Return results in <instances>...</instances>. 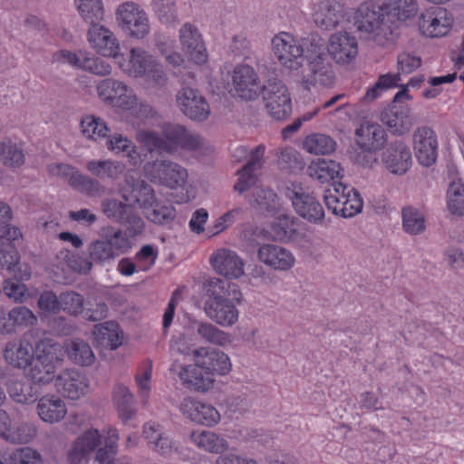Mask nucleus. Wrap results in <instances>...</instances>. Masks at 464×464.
<instances>
[{
    "label": "nucleus",
    "instance_id": "obj_1",
    "mask_svg": "<svg viewBox=\"0 0 464 464\" xmlns=\"http://www.w3.org/2000/svg\"><path fill=\"white\" fill-rule=\"evenodd\" d=\"M208 299L205 304L207 315L218 324L227 327L238 321L237 305L242 294L236 284L219 278H211L207 283Z\"/></svg>",
    "mask_w": 464,
    "mask_h": 464
},
{
    "label": "nucleus",
    "instance_id": "obj_2",
    "mask_svg": "<svg viewBox=\"0 0 464 464\" xmlns=\"http://www.w3.org/2000/svg\"><path fill=\"white\" fill-rule=\"evenodd\" d=\"M137 140L150 152L173 153L179 149L198 150L202 148V138L188 130L183 125L165 122L161 126V135L154 130H140L137 133Z\"/></svg>",
    "mask_w": 464,
    "mask_h": 464
},
{
    "label": "nucleus",
    "instance_id": "obj_3",
    "mask_svg": "<svg viewBox=\"0 0 464 464\" xmlns=\"http://www.w3.org/2000/svg\"><path fill=\"white\" fill-rule=\"evenodd\" d=\"M115 63L127 76L143 79L151 87L161 88L168 82L163 65L143 47H131L128 53H121Z\"/></svg>",
    "mask_w": 464,
    "mask_h": 464
},
{
    "label": "nucleus",
    "instance_id": "obj_4",
    "mask_svg": "<svg viewBox=\"0 0 464 464\" xmlns=\"http://www.w3.org/2000/svg\"><path fill=\"white\" fill-rule=\"evenodd\" d=\"M63 358V346L51 338H44L36 343L34 356L23 370L34 383L47 384L54 379L56 363Z\"/></svg>",
    "mask_w": 464,
    "mask_h": 464
},
{
    "label": "nucleus",
    "instance_id": "obj_5",
    "mask_svg": "<svg viewBox=\"0 0 464 464\" xmlns=\"http://www.w3.org/2000/svg\"><path fill=\"white\" fill-rule=\"evenodd\" d=\"M353 20L356 29L368 40L382 46L393 42V28L385 21L381 6L376 10L369 3L362 4L357 8Z\"/></svg>",
    "mask_w": 464,
    "mask_h": 464
},
{
    "label": "nucleus",
    "instance_id": "obj_6",
    "mask_svg": "<svg viewBox=\"0 0 464 464\" xmlns=\"http://www.w3.org/2000/svg\"><path fill=\"white\" fill-rule=\"evenodd\" d=\"M99 236L89 246V256L94 263L111 262L131 248L130 239L121 228L106 226L100 229Z\"/></svg>",
    "mask_w": 464,
    "mask_h": 464
},
{
    "label": "nucleus",
    "instance_id": "obj_7",
    "mask_svg": "<svg viewBox=\"0 0 464 464\" xmlns=\"http://www.w3.org/2000/svg\"><path fill=\"white\" fill-rule=\"evenodd\" d=\"M22 237L20 229L16 227L7 226L0 230V269L6 270L17 280H28L31 277V269L27 265L20 264V255L15 241Z\"/></svg>",
    "mask_w": 464,
    "mask_h": 464
},
{
    "label": "nucleus",
    "instance_id": "obj_8",
    "mask_svg": "<svg viewBox=\"0 0 464 464\" xmlns=\"http://www.w3.org/2000/svg\"><path fill=\"white\" fill-rule=\"evenodd\" d=\"M327 208L336 216L352 218L362 209L363 202L360 193L343 183L336 184L324 195Z\"/></svg>",
    "mask_w": 464,
    "mask_h": 464
},
{
    "label": "nucleus",
    "instance_id": "obj_9",
    "mask_svg": "<svg viewBox=\"0 0 464 464\" xmlns=\"http://www.w3.org/2000/svg\"><path fill=\"white\" fill-rule=\"evenodd\" d=\"M143 171L150 181L170 189L183 188L188 179L187 169L170 160L149 162L144 166Z\"/></svg>",
    "mask_w": 464,
    "mask_h": 464
},
{
    "label": "nucleus",
    "instance_id": "obj_10",
    "mask_svg": "<svg viewBox=\"0 0 464 464\" xmlns=\"http://www.w3.org/2000/svg\"><path fill=\"white\" fill-rule=\"evenodd\" d=\"M272 51L278 63L291 71L298 70L305 60L303 45L290 33L276 34L272 39Z\"/></svg>",
    "mask_w": 464,
    "mask_h": 464
},
{
    "label": "nucleus",
    "instance_id": "obj_11",
    "mask_svg": "<svg viewBox=\"0 0 464 464\" xmlns=\"http://www.w3.org/2000/svg\"><path fill=\"white\" fill-rule=\"evenodd\" d=\"M116 19L121 30L131 38L143 39L150 33L148 15L135 3L121 4L117 9Z\"/></svg>",
    "mask_w": 464,
    "mask_h": 464
},
{
    "label": "nucleus",
    "instance_id": "obj_12",
    "mask_svg": "<svg viewBox=\"0 0 464 464\" xmlns=\"http://www.w3.org/2000/svg\"><path fill=\"white\" fill-rule=\"evenodd\" d=\"M263 99L269 115L285 120L292 113V101L286 85L279 80H269L263 88Z\"/></svg>",
    "mask_w": 464,
    "mask_h": 464
},
{
    "label": "nucleus",
    "instance_id": "obj_13",
    "mask_svg": "<svg viewBox=\"0 0 464 464\" xmlns=\"http://www.w3.org/2000/svg\"><path fill=\"white\" fill-rule=\"evenodd\" d=\"M51 176L66 179L75 190L90 197L101 196L104 187L94 179L80 173L74 167L65 163H53L48 166Z\"/></svg>",
    "mask_w": 464,
    "mask_h": 464
},
{
    "label": "nucleus",
    "instance_id": "obj_14",
    "mask_svg": "<svg viewBox=\"0 0 464 464\" xmlns=\"http://www.w3.org/2000/svg\"><path fill=\"white\" fill-rule=\"evenodd\" d=\"M454 24L452 14L446 8L433 6L426 9L418 19V27L421 35L440 38L447 35Z\"/></svg>",
    "mask_w": 464,
    "mask_h": 464
},
{
    "label": "nucleus",
    "instance_id": "obj_15",
    "mask_svg": "<svg viewBox=\"0 0 464 464\" xmlns=\"http://www.w3.org/2000/svg\"><path fill=\"white\" fill-rule=\"evenodd\" d=\"M97 92L102 101L123 111L132 110L137 105V96L121 81L104 79L98 84Z\"/></svg>",
    "mask_w": 464,
    "mask_h": 464
},
{
    "label": "nucleus",
    "instance_id": "obj_16",
    "mask_svg": "<svg viewBox=\"0 0 464 464\" xmlns=\"http://www.w3.org/2000/svg\"><path fill=\"white\" fill-rule=\"evenodd\" d=\"M53 61L68 63L75 68L82 69L96 75L104 76L111 72V66L107 61L86 52L76 53L62 50L53 54Z\"/></svg>",
    "mask_w": 464,
    "mask_h": 464
},
{
    "label": "nucleus",
    "instance_id": "obj_17",
    "mask_svg": "<svg viewBox=\"0 0 464 464\" xmlns=\"http://www.w3.org/2000/svg\"><path fill=\"white\" fill-rule=\"evenodd\" d=\"M179 43L181 50L190 62L198 65L208 62V50L202 34L196 25L186 23L181 26Z\"/></svg>",
    "mask_w": 464,
    "mask_h": 464
},
{
    "label": "nucleus",
    "instance_id": "obj_18",
    "mask_svg": "<svg viewBox=\"0 0 464 464\" xmlns=\"http://www.w3.org/2000/svg\"><path fill=\"white\" fill-rule=\"evenodd\" d=\"M179 411L192 422L206 427L216 426L221 419L219 411L213 405L192 397L182 400Z\"/></svg>",
    "mask_w": 464,
    "mask_h": 464
},
{
    "label": "nucleus",
    "instance_id": "obj_19",
    "mask_svg": "<svg viewBox=\"0 0 464 464\" xmlns=\"http://www.w3.org/2000/svg\"><path fill=\"white\" fill-rule=\"evenodd\" d=\"M413 149L420 164L430 167L436 162L439 142L435 130L428 126L418 127L413 133Z\"/></svg>",
    "mask_w": 464,
    "mask_h": 464
},
{
    "label": "nucleus",
    "instance_id": "obj_20",
    "mask_svg": "<svg viewBox=\"0 0 464 464\" xmlns=\"http://www.w3.org/2000/svg\"><path fill=\"white\" fill-rule=\"evenodd\" d=\"M295 212L312 224H322L324 219V209L318 199L302 188H295L290 196Z\"/></svg>",
    "mask_w": 464,
    "mask_h": 464
},
{
    "label": "nucleus",
    "instance_id": "obj_21",
    "mask_svg": "<svg viewBox=\"0 0 464 464\" xmlns=\"http://www.w3.org/2000/svg\"><path fill=\"white\" fill-rule=\"evenodd\" d=\"M87 39L92 48L103 57L113 58L114 62L121 53L119 40L114 34L98 23L90 24Z\"/></svg>",
    "mask_w": 464,
    "mask_h": 464
},
{
    "label": "nucleus",
    "instance_id": "obj_22",
    "mask_svg": "<svg viewBox=\"0 0 464 464\" xmlns=\"http://www.w3.org/2000/svg\"><path fill=\"white\" fill-rule=\"evenodd\" d=\"M213 269L228 279H237L245 273V263L235 252L227 248L216 250L209 259Z\"/></svg>",
    "mask_w": 464,
    "mask_h": 464
},
{
    "label": "nucleus",
    "instance_id": "obj_23",
    "mask_svg": "<svg viewBox=\"0 0 464 464\" xmlns=\"http://www.w3.org/2000/svg\"><path fill=\"white\" fill-rule=\"evenodd\" d=\"M89 386L87 376L73 369L63 371L55 380L57 391L69 400H79L86 395Z\"/></svg>",
    "mask_w": 464,
    "mask_h": 464
},
{
    "label": "nucleus",
    "instance_id": "obj_24",
    "mask_svg": "<svg viewBox=\"0 0 464 464\" xmlns=\"http://www.w3.org/2000/svg\"><path fill=\"white\" fill-rule=\"evenodd\" d=\"M232 84L236 95L243 100H254L260 92L259 79L253 67L237 65L232 72Z\"/></svg>",
    "mask_w": 464,
    "mask_h": 464
},
{
    "label": "nucleus",
    "instance_id": "obj_25",
    "mask_svg": "<svg viewBox=\"0 0 464 464\" xmlns=\"http://www.w3.org/2000/svg\"><path fill=\"white\" fill-rule=\"evenodd\" d=\"M193 355L197 365L209 372L212 383L215 374L224 375L231 370L229 357L221 351L201 347L193 351Z\"/></svg>",
    "mask_w": 464,
    "mask_h": 464
},
{
    "label": "nucleus",
    "instance_id": "obj_26",
    "mask_svg": "<svg viewBox=\"0 0 464 464\" xmlns=\"http://www.w3.org/2000/svg\"><path fill=\"white\" fill-rule=\"evenodd\" d=\"M177 102L182 112L194 121H205L210 113L206 99L192 88H182L177 95Z\"/></svg>",
    "mask_w": 464,
    "mask_h": 464
},
{
    "label": "nucleus",
    "instance_id": "obj_27",
    "mask_svg": "<svg viewBox=\"0 0 464 464\" xmlns=\"http://www.w3.org/2000/svg\"><path fill=\"white\" fill-rule=\"evenodd\" d=\"M258 260L277 271H288L294 267L295 257L287 248L276 244H263L257 250Z\"/></svg>",
    "mask_w": 464,
    "mask_h": 464
},
{
    "label": "nucleus",
    "instance_id": "obj_28",
    "mask_svg": "<svg viewBox=\"0 0 464 464\" xmlns=\"http://www.w3.org/2000/svg\"><path fill=\"white\" fill-rule=\"evenodd\" d=\"M309 73L303 78L304 89L310 90L317 84L331 86L334 82V72L332 65L326 61L325 54L318 52L313 59L308 62Z\"/></svg>",
    "mask_w": 464,
    "mask_h": 464
},
{
    "label": "nucleus",
    "instance_id": "obj_29",
    "mask_svg": "<svg viewBox=\"0 0 464 464\" xmlns=\"http://www.w3.org/2000/svg\"><path fill=\"white\" fill-rule=\"evenodd\" d=\"M102 435L97 429H91L79 436L67 453L69 464H86L90 454L101 444Z\"/></svg>",
    "mask_w": 464,
    "mask_h": 464
},
{
    "label": "nucleus",
    "instance_id": "obj_30",
    "mask_svg": "<svg viewBox=\"0 0 464 464\" xmlns=\"http://www.w3.org/2000/svg\"><path fill=\"white\" fill-rule=\"evenodd\" d=\"M328 52L337 63L348 64L358 54L357 40L345 32L334 34L329 40Z\"/></svg>",
    "mask_w": 464,
    "mask_h": 464
},
{
    "label": "nucleus",
    "instance_id": "obj_31",
    "mask_svg": "<svg viewBox=\"0 0 464 464\" xmlns=\"http://www.w3.org/2000/svg\"><path fill=\"white\" fill-rule=\"evenodd\" d=\"M382 160L389 171L401 175L411 166V151L404 142L395 141L385 150Z\"/></svg>",
    "mask_w": 464,
    "mask_h": 464
},
{
    "label": "nucleus",
    "instance_id": "obj_32",
    "mask_svg": "<svg viewBox=\"0 0 464 464\" xmlns=\"http://www.w3.org/2000/svg\"><path fill=\"white\" fill-rule=\"evenodd\" d=\"M313 17L318 27L334 29L343 18V5L335 0H319L314 4Z\"/></svg>",
    "mask_w": 464,
    "mask_h": 464
},
{
    "label": "nucleus",
    "instance_id": "obj_33",
    "mask_svg": "<svg viewBox=\"0 0 464 464\" xmlns=\"http://www.w3.org/2000/svg\"><path fill=\"white\" fill-rule=\"evenodd\" d=\"M381 121L388 130L396 135H403L410 131L414 124L411 110L405 106H392L381 114Z\"/></svg>",
    "mask_w": 464,
    "mask_h": 464
},
{
    "label": "nucleus",
    "instance_id": "obj_34",
    "mask_svg": "<svg viewBox=\"0 0 464 464\" xmlns=\"http://www.w3.org/2000/svg\"><path fill=\"white\" fill-rule=\"evenodd\" d=\"M357 145L365 151H377L383 148L387 140L384 129L372 122H364L355 131Z\"/></svg>",
    "mask_w": 464,
    "mask_h": 464
},
{
    "label": "nucleus",
    "instance_id": "obj_35",
    "mask_svg": "<svg viewBox=\"0 0 464 464\" xmlns=\"http://www.w3.org/2000/svg\"><path fill=\"white\" fill-rule=\"evenodd\" d=\"M381 11L387 24L392 25L395 32L394 22L406 21L413 17L418 11V3L416 0H386L381 6ZM396 34L394 33V36Z\"/></svg>",
    "mask_w": 464,
    "mask_h": 464
},
{
    "label": "nucleus",
    "instance_id": "obj_36",
    "mask_svg": "<svg viewBox=\"0 0 464 464\" xmlns=\"http://www.w3.org/2000/svg\"><path fill=\"white\" fill-rule=\"evenodd\" d=\"M120 194L126 202L136 203L144 213L152 208L156 201L153 188L143 180H137L132 185L127 182L120 188Z\"/></svg>",
    "mask_w": 464,
    "mask_h": 464
},
{
    "label": "nucleus",
    "instance_id": "obj_37",
    "mask_svg": "<svg viewBox=\"0 0 464 464\" xmlns=\"http://www.w3.org/2000/svg\"><path fill=\"white\" fill-rule=\"evenodd\" d=\"M343 169L335 160L316 159L306 169V174L320 184H329L343 177Z\"/></svg>",
    "mask_w": 464,
    "mask_h": 464
},
{
    "label": "nucleus",
    "instance_id": "obj_38",
    "mask_svg": "<svg viewBox=\"0 0 464 464\" xmlns=\"http://www.w3.org/2000/svg\"><path fill=\"white\" fill-rule=\"evenodd\" d=\"M37 414L46 423L60 422L67 414V406L63 400L54 394L42 396L37 402Z\"/></svg>",
    "mask_w": 464,
    "mask_h": 464
},
{
    "label": "nucleus",
    "instance_id": "obj_39",
    "mask_svg": "<svg viewBox=\"0 0 464 464\" xmlns=\"http://www.w3.org/2000/svg\"><path fill=\"white\" fill-rule=\"evenodd\" d=\"M34 356V348L26 339L8 342L4 350L5 362L18 369H25Z\"/></svg>",
    "mask_w": 464,
    "mask_h": 464
},
{
    "label": "nucleus",
    "instance_id": "obj_40",
    "mask_svg": "<svg viewBox=\"0 0 464 464\" xmlns=\"http://www.w3.org/2000/svg\"><path fill=\"white\" fill-rule=\"evenodd\" d=\"M92 334L94 343L102 348L113 351L122 344L123 333L119 324L114 321L96 324Z\"/></svg>",
    "mask_w": 464,
    "mask_h": 464
},
{
    "label": "nucleus",
    "instance_id": "obj_41",
    "mask_svg": "<svg viewBox=\"0 0 464 464\" xmlns=\"http://www.w3.org/2000/svg\"><path fill=\"white\" fill-rule=\"evenodd\" d=\"M265 146L258 145L250 153L248 162L239 170L237 182L234 186V189L238 193H243L249 189L256 181L255 171L262 165L261 160L265 153Z\"/></svg>",
    "mask_w": 464,
    "mask_h": 464
},
{
    "label": "nucleus",
    "instance_id": "obj_42",
    "mask_svg": "<svg viewBox=\"0 0 464 464\" xmlns=\"http://www.w3.org/2000/svg\"><path fill=\"white\" fill-rule=\"evenodd\" d=\"M179 377L182 383L188 389L206 392L212 387V382L208 372H205L197 362L193 365L181 367Z\"/></svg>",
    "mask_w": 464,
    "mask_h": 464
},
{
    "label": "nucleus",
    "instance_id": "obj_43",
    "mask_svg": "<svg viewBox=\"0 0 464 464\" xmlns=\"http://www.w3.org/2000/svg\"><path fill=\"white\" fill-rule=\"evenodd\" d=\"M107 148L116 155L126 157L130 165L138 166L142 161V156L137 147L127 137L113 134L107 140Z\"/></svg>",
    "mask_w": 464,
    "mask_h": 464
},
{
    "label": "nucleus",
    "instance_id": "obj_44",
    "mask_svg": "<svg viewBox=\"0 0 464 464\" xmlns=\"http://www.w3.org/2000/svg\"><path fill=\"white\" fill-rule=\"evenodd\" d=\"M190 439L198 449L210 453L220 454L228 449L227 441L213 431L194 430Z\"/></svg>",
    "mask_w": 464,
    "mask_h": 464
},
{
    "label": "nucleus",
    "instance_id": "obj_45",
    "mask_svg": "<svg viewBox=\"0 0 464 464\" xmlns=\"http://www.w3.org/2000/svg\"><path fill=\"white\" fill-rule=\"evenodd\" d=\"M63 352L72 362L81 366H90L95 360L89 343L81 339L67 341L63 347Z\"/></svg>",
    "mask_w": 464,
    "mask_h": 464
},
{
    "label": "nucleus",
    "instance_id": "obj_46",
    "mask_svg": "<svg viewBox=\"0 0 464 464\" xmlns=\"http://www.w3.org/2000/svg\"><path fill=\"white\" fill-rule=\"evenodd\" d=\"M143 435L149 443L154 445V450L160 455H170L178 450L176 443L163 435L160 425L154 422H148L144 425Z\"/></svg>",
    "mask_w": 464,
    "mask_h": 464
},
{
    "label": "nucleus",
    "instance_id": "obj_47",
    "mask_svg": "<svg viewBox=\"0 0 464 464\" xmlns=\"http://www.w3.org/2000/svg\"><path fill=\"white\" fill-rule=\"evenodd\" d=\"M5 322L3 324V330L6 333H13L16 328H26L33 326L37 322L36 315L25 306H15L11 309Z\"/></svg>",
    "mask_w": 464,
    "mask_h": 464
},
{
    "label": "nucleus",
    "instance_id": "obj_48",
    "mask_svg": "<svg viewBox=\"0 0 464 464\" xmlns=\"http://www.w3.org/2000/svg\"><path fill=\"white\" fill-rule=\"evenodd\" d=\"M56 266L62 271L67 270L87 273L92 268V263L69 249H62L56 255Z\"/></svg>",
    "mask_w": 464,
    "mask_h": 464
},
{
    "label": "nucleus",
    "instance_id": "obj_49",
    "mask_svg": "<svg viewBox=\"0 0 464 464\" xmlns=\"http://www.w3.org/2000/svg\"><path fill=\"white\" fill-rule=\"evenodd\" d=\"M88 171L100 179H116L124 170V165L113 160H91L86 166Z\"/></svg>",
    "mask_w": 464,
    "mask_h": 464
},
{
    "label": "nucleus",
    "instance_id": "obj_50",
    "mask_svg": "<svg viewBox=\"0 0 464 464\" xmlns=\"http://www.w3.org/2000/svg\"><path fill=\"white\" fill-rule=\"evenodd\" d=\"M133 395L129 389L122 385L118 384L113 390V402L119 412L120 418L126 421L134 415L135 410L133 409Z\"/></svg>",
    "mask_w": 464,
    "mask_h": 464
},
{
    "label": "nucleus",
    "instance_id": "obj_51",
    "mask_svg": "<svg viewBox=\"0 0 464 464\" xmlns=\"http://www.w3.org/2000/svg\"><path fill=\"white\" fill-rule=\"evenodd\" d=\"M303 148L311 154L325 155L334 151L335 141L328 135L313 133L304 140Z\"/></svg>",
    "mask_w": 464,
    "mask_h": 464
},
{
    "label": "nucleus",
    "instance_id": "obj_52",
    "mask_svg": "<svg viewBox=\"0 0 464 464\" xmlns=\"http://www.w3.org/2000/svg\"><path fill=\"white\" fill-rule=\"evenodd\" d=\"M119 434L116 429L110 428L104 440V446L99 448L95 459L99 464H115L118 450Z\"/></svg>",
    "mask_w": 464,
    "mask_h": 464
},
{
    "label": "nucleus",
    "instance_id": "obj_53",
    "mask_svg": "<svg viewBox=\"0 0 464 464\" xmlns=\"http://www.w3.org/2000/svg\"><path fill=\"white\" fill-rule=\"evenodd\" d=\"M447 208L452 215L464 216V184L459 179L453 180L449 185Z\"/></svg>",
    "mask_w": 464,
    "mask_h": 464
},
{
    "label": "nucleus",
    "instance_id": "obj_54",
    "mask_svg": "<svg viewBox=\"0 0 464 464\" xmlns=\"http://www.w3.org/2000/svg\"><path fill=\"white\" fill-rule=\"evenodd\" d=\"M82 133L89 139L97 140L106 138L109 128L106 122L99 117L87 115L81 121Z\"/></svg>",
    "mask_w": 464,
    "mask_h": 464
},
{
    "label": "nucleus",
    "instance_id": "obj_55",
    "mask_svg": "<svg viewBox=\"0 0 464 464\" xmlns=\"http://www.w3.org/2000/svg\"><path fill=\"white\" fill-rule=\"evenodd\" d=\"M198 334L210 343L224 346L231 343V336L210 323H198Z\"/></svg>",
    "mask_w": 464,
    "mask_h": 464
},
{
    "label": "nucleus",
    "instance_id": "obj_56",
    "mask_svg": "<svg viewBox=\"0 0 464 464\" xmlns=\"http://www.w3.org/2000/svg\"><path fill=\"white\" fill-rule=\"evenodd\" d=\"M152 375V362L146 360L140 363L135 375L139 394L144 404L148 402Z\"/></svg>",
    "mask_w": 464,
    "mask_h": 464
},
{
    "label": "nucleus",
    "instance_id": "obj_57",
    "mask_svg": "<svg viewBox=\"0 0 464 464\" xmlns=\"http://www.w3.org/2000/svg\"><path fill=\"white\" fill-rule=\"evenodd\" d=\"M79 13L89 24L99 23L103 17L102 0H75Z\"/></svg>",
    "mask_w": 464,
    "mask_h": 464
},
{
    "label": "nucleus",
    "instance_id": "obj_58",
    "mask_svg": "<svg viewBox=\"0 0 464 464\" xmlns=\"http://www.w3.org/2000/svg\"><path fill=\"white\" fill-rule=\"evenodd\" d=\"M402 225L407 233L416 235L424 230L425 219L422 213L418 209L412 207H405L402 209Z\"/></svg>",
    "mask_w": 464,
    "mask_h": 464
},
{
    "label": "nucleus",
    "instance_id": "obj_59",
    "mask_svg": "<svg viewBox=\"0 0 464 464\" xmlns=\"http://www.w3.org/2000/svg\"><path fill=\"white\" fill-rule=\"evenodd\" d=\"M0 160L5 165L12 168H19L24 163L23 150L11 141L0 142Z\"/></svg>",
    "mask_w": 464,
    "mask_h": 464
},
{
    "label": "nucleus",
    "instance_id": "obj_60",
    "mask_svg": "<svg viewBox=\"0 0 464 464\" xmlns=\"http://www.w3.org/2000/svg\"><path fill=\"white\" fill-rule=\"evenodd\" d=\"M84 298L74 291H67L60 294V310L72 316H77L83 313Z\"/></svg>",
    "mask_w": 464,
    "mask_h": 464
},
{
    "label": "nucleus",
    "instance_id": "obj_61",
    "mask_svg": "<svg viewBox=\"0 0 464 464\" xmlns=\"http://www.w3.org/2000/svg\"><path fill=\"white\" fill-rule=\"evenodd\" d=\"M10 396L17 402L28 404L37 398V390L30 383L14 382L8 387Z\"/></svg>",
    "mask_w": 464,
    "mask_h": 464
},
{
    "label": "nucleus",
    "instance_id": "obj_62",
    "mask_svg": "<svg viewBox=\"0 0 464 464\" xmlns=\"http://www.w3.org/2000/svg\"><path fill=\"white\" fill-rule=\"evenodd\" d=\"M151 211H146V218L154 224L160 226H169L176 218V208L171 205L153 206Z\"/></svg>",
    "mask_w": 464,
    "mask_h": 464
},
{
    "label": "nucleus",
    "instance_id": "obj_63",
    "mask_svg": "<svg viewBox=\"0 0 464 464\" xmlns=\"http://www.w3.org/2000/svg\"><path fill=\"white\" fill-rule=\"evenodd\" d=\"M37 428L34 423L24 422L18 427L13 428L10 425L6 440L14 443H28L36 436Z\"/></svg>",
    "mask_w": 464,
    "mask_h": 464
},
{
    "label": "nucleus",
    "instance_id": "obj_64",
    "mask_svg": "<svg viewBox=\"0 0 464 464\" xmlns=\"http://www.w3.org/2000/svg\"><path fill=\"white\" fill-rule=\"evenodd\" d=\"M131 208L130 204L123 203L118 199L110 198L102 201V209L103 214L110 219L118 223L122 222L128 211Z\"/></svg>",
    "mask_w": 464,
    "mask_h": 464
}]
</instances>
